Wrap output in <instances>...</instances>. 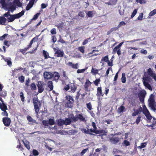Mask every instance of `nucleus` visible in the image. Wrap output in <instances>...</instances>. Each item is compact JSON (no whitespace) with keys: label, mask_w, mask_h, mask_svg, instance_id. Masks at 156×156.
Segmentation results:
<instances>
[{"label":"nucleus","mask_w":156,"mask_h":156,"mask_svg":"<svg viewBox=\"0 0 156 156\" xmlns=\"http://www.w3.org/2000/svg\"><path fill=\"white\" fill-rule=\"evenodd\" d=\"M33 102L35 112L36 114H38L41 107V101L38 100L37 96H36L33 98Z\"/></svg>","instance_id":"f257e3e1"},{"label":"nucleus","mask_w":156,"mask_h":156,"mask_svg":"<svg viewBox=\"0 0 156 156\" xmlns=\"http://www.w3.org/2000/svg\"><path fill=\"white\" fill-rule=\"evenodd\" d=\"M24 12L25 11L24 10H22L21 12L18 13L11 15L9 17H8V18L7 19V20L8 22H12L14 21L15 19L19 18L23 16L24 14Z\"/></svg>","instance_id":"f03ea898"},{"label":"nucleus","mask_w":156,"mask_h":156,"mask_svg":"<svg viewBox=\"0 0 156 156\" xmlns=\"http://www.w3.org/2000/svg\"><path fill=\"white\" fill-rule=\"evenodd\" d=\"M67 101L66 105L68 107L71 108L73 106L74 100L73 98L69 95L67 96L66 97Z\"/></svg>","instance_id":"7ed1b4c3"},{"label":"nucleus","mask_w":156,"mask_h":156,"mask_svg":"<svg viewBox=\"0 0 156 156\" xmlns=\"http://www.w3.org/2000/svg\"><path fill=\"white\" fill-rule=\"evenodd\" d=\"M143 80V82L144 86L150 90H152L151 85L149 83L150 78L148 77H144L142 78Z\"/></svg>","instance_id":"20e7f679"},{"label":"nucleus","mask_w":156,"mask_h":156,"mask_svg":"<svg viewBox=\"0 0 156 156\" xmlns=\"http://www.w3.org/2000/svg\"><path fill=\"white\" fill-rule=\"evenodd\" d=\"M154 95L153 94H151L148 100V101L150 106L152 109L155 110V109L154 106L155 101L154 100Z\"/></svg>","instance_id":"39448f33"},{"label":"nucleus","mask_w":156,"mask_h":156,"mask_svg":"<svg viewBox=\"0 0 156 156\" xmlns=\"http://www.w3.org/2000/svg\"><path fill=\"white\" fill-rule=\"evenodd\" d=\"M120 138L118 136H114L110 137L109 138V141L112 144H116L120 141Z\"/></svg>","instance_id":"423d86ee"},{"label":"nucleus","mask_w":156,"mask_h":156,"mask_svg":"<svg viewBox=\"0 0 156 156\" xmlns=\"http://www.w3.org/2000/svg\"><path fill=\"white\" fill-rule=\"evenodd\" d=\"M81 131L82 132L84 133L85 134H88L91 135H95L92 133H94V130L92 129H86L85 128H82L81 129Z\"/></svg>","instance_id":"0eeeda50"},{"label":"nucleus","mask_w":156,"mask_h":156,"mask_svg":"<svg viewBox=\"0 0 156 156\" xmlns=\"http://www.w3.org/2000/svg\"><path fill=\"white\" fill-rule=\"evenodd\" d=\"M2 121L5 126H9L11 122L10 119L7 117H4L2 118Z\"/></svg>","instance_id":"6e6552de"},{"label":"nucleus","mask_w":156,"mask_h":156,"mask_svg":"<svg viewBox=\"0 0 156 156\" xmlns=\"http://www.w3.org/2000/svg\"><path fill=\"white\" fill-rule=\"evenodd\" d=\"M43 83L41 81H38L37 86L38 89V92L39 93H41L44 90L43 87Z\"/></svg>","instance_id":"1a4fd4ad"},{"label":"nucleus","mask_w":156,"mask_h":156,"mask_svg":"<svg viewBox=\"0 0 156 156\" xmlns=\"http://www.w3.org/2000/svg\"><path fill=\"white\" fill-rule=\"evenodd\" d=\"M104 93L102 92L101 87H98L97 89V93L96 95L98 97L100 98L101 97H103L104 95Z\"/></svg>","instance_id":"9d476101"},{"label":"nucleus","mask_w":156,"mask_h":156,"mask_svg":"<svg viewBox=\"0 0 156 156\" xmlns=\"http://www.w3.org/2000/svg\"><path fill=\"white\" fill-rule=\"evenodd\" d=\"M116 53L118 55H120L121 54L120 48H119L117 46L113 48L112 52L113 54H115Z\"/></svg>","instance_id":"9b49d317"},{"label":"nucleus","mask_w":156,"mask_h":156,"mask_svg":"<svg viewBox=\"0 0 156 156\" xmlns=\"http://www.w3.org/2000/svg\"><path fill=\"white\" fill-rule=\"evenodd\" d=\"M52 78H53V79L55 80H58L60 76L59 73L57 72H55L53 73H52Z\"/></svg>","instance_id":"f8f14e48"},{"label":"nucleus","mask_w":156,"mask_h":156,"mask_svg":"<svg viewBox=\"0 0 156 156\" xmlns=\"http://www.w3.org/2000/svg\"><path fill=\"white\" fill-rule=\"evenodd\" d=\"M52 73L48 72H46L44 73V78L49 79L52 77Z\"/></svg>","instance_id":"ddd939ff"},{"label":"nucleus","mask_w":156,"mask_h":156,"mask_svg":"<svg viewBox=\"0 0 156 156\" xmlns=\"http://www.w3.org/2000/svg\"><path fill=\"white\" fill-rule=\"evenodd\" d=\"M7 21V19L5 17L0 16V25H5Z\"/></svg>","instance_id":"4468645a"},{"label":"nucleus","mask_w":156,"mask_h":156,"mask_svg":"<svg viewBox=\"0 0 156 156\" xmlns=\"http://www.w3.org/2000/svg\"><path fill=\"white\" fill-rule=\"evenodd\" d=\"M55 54L57 55L58 57H62L63 56L64 53L59 50H57L55 52Z\"/></svg>","instance_id":"2eb2a0df"},{"label":"nucleus","mask_w":156,"mask_h":156,"mask_svg":"<svg viewBox=\"0 0 156 156\" xmlns=\"http://www.w3.org/2000/svg\"><path fill=\"white\" fill-rule=\"evenodd\" d=\"M147 72L148 75L152 78H153L154 76L156 74L154 73L153 71L151 68H149L147 69Z\"/></svg>","instance_id":"dca6fc26"},{"label":"nucleus","mask_w":156,"mask_h":156,"mask_svg":"<svg viewBox=\"0 0 156 156\" xmlns=\"http://www.w3.org/2000/svg\"><path fill=\"white\" fill-rule=\"evenodd\" d=\"M109 60L108 57V55H106L103 57L100 62V63H101L102 64V65H104V62H108Z\"/></svg>","instance_id":"f3484780"},{"label":"nucleus","mask_w":156,"mask_h":156,"mask_svg":"<svg viewBox=\"0 0 156 156\" xmlns=\"http://www.w3.org/2000/svg\"><path fill=\"white\" fill-rule=\"evenodd\" d=\"M0 108L2 111L6 110L8 108L6 105L4 103H1L0 102Z\"/></svg>","instance_id":"a211bd4d"},{"label":"nucleus","mask_w":156,"mask_h":156,"mask_svg":"<svg viewBox=\"0 0 156 156\" xmlns=\"http://www.w3.org/2000/svg\"><path fill=\"white\" fill-rule=\"evenodd\" d=\"M24 145L25 146L26 148L28 150H30V142L27 141V140H22Z\"/></svg>","instance_id":"6ab92c4d"},{"label":"nucleus","mask_w":156,"mask_h":156,"mask_svg":"<svg viewBox=\"0 0 156 156\" xmlns=\"http://www.w3.org/2000/svg\"><path fill=\"white\" fill-rule=\"evenodd\" d=\"M68 65L70 66L73 68L77 69L78 68V64L77 63L73 64L72 62H69L68 63Z\"/></svg>","instance_id":"aec40b11"},{"label":"nucleus","mask_w":156,"mask_h":156,"mask_svg":"<svg viewBox=\"0 0 156 156\" xmlns=\"http://www.w3.org/2000/svg\"><path fill=\"white\" fill-rule=\"evenodd\" d=\"M146 94V92L145 90L144 91H140L138 94L139 98L145 97Z\"/></svg>","instance_id":"412c9836"},{"label":"nucleus","mask_w":156,"mask_h":156,"mask_svg":"<svg viewBox=\"0 0 156 156\" xmlns=\"http://www.w3.org/2000/svg\"><path fill=\"white\" fill-rule=\"evenodd\" d=\"M92 83L90 82L89 80H87L86 82L85 83L84 87L86 89H87L89 86H90Z\"/></svg>","instance_id":"4be33fe9"},{"label":"nucleus","mask_w":156,"mask_h":156,"mask_svg":"<svg viewBox=\"0 0 156 156\" xmlns=\"http://www.w3.org/2000/svg\"><path fill=\"white\" fill-rule=\"evenodd\" d=\"M65 125H70L72 122V119L71 118H66L64 120Z\"/></svg>","instance_id":"5701e85b"},{"label":"nucleus","mask_w":156,"mask_h":156,"mask_svg":"<svg viewBox=\"0 0 156 156\" xmlns=\"http://www.w3.org/2000/svg\"><path fill=\"white\" fill-rule=\"evenodd\" d=\"M125 108V107L124 106L121 105L118 108V112L119 113L123 112L124 111H124Z\"/></svg>","instance_id":"b1692460"},{"label":"nucleus","mask_w":156,"mask_h":156,"mask_svg":"<svg viewBox=\"0 0 156 156\" xmlns=\"http://www.w3.org/2000/svg\"><path fill=\"white\" fill-rule=\"evenodd\" d=\"M27 120L29 122H30L31 123H33L35 122L36 121L34 119H33L31 116L30 115L27 116Z\"/></svg>","instance_id":"393cba45"},{"label":"nucleus","mask_w":156,"mask_h":156,"mask_svg":"<svg viewBox=\"0 0 156 156\" xmlns=\"http://www.w3.org/2000/svg\"><path fill=\"white\" fill-rule=\"evenodd\" d=\"M31 47L30 46H29V45H28L27 47L25 48L24 49H20V52H22V54H24L26 51Z\"/></svg>","instance_id":"a878e982"},{"label":"nucleus","mask_w":156,"mask_h":156,"mask_svg":"<svg viewBox=\"0 0 156 156\" xmlns=\"http://www.w3.org/2000/svg\"><path fill=\"white\" fill-rule=\"evenodd\" d=\"M57 124L59 126H61L65 125L64 120L62 119H60L58 121Z\"/></svg>","instance_id":"bb28decb"},{"label":"nucleus","mask_w":156,"mask_h":156,"mask_svg":"<svg viewBox=\"0 0 156 156\" xmlns=\"http://www.w3.org/2000/svg\"><path fill=\"white\" fill-rule=\"evenodd\" d=\"M16 6L15 4H13L11 5L8 9H9L11 12H13V11L16 9Z\"/></svg>","instance_id":"cd10ccee"},{"label":"nucleus","mask_w":156,"mask_h":156,"mask_svg":"<svg viewBox=\"0 0 156 156\" xmlns=\"http://www.w3.org/2000/svg\"><path fill=\"white\" fill-rule=\"evenodd\" d=\"M77 87L74 84H72L70 86L71 92L74 93Z\"/></svg>","instance_id":"c85d7f7f"},{"label":"nucleus","mask_w":156,"mask_h":156,"mask_svg":"<svg viewBox=\"0 0 156 156\" xmlns=\"http://www.w3.org/2000/svg\"><path fill=\"white\" fill-rule=\"evenodd\" d=\"M78 119L80 120L81 121H84L85 120V119L83 115L81 114L77 115Z\"/></svg>","instance_id":"c756f323"},{"label":"nucleus","mask_w":156,"mask_h":156,"mask_svg":"<svg viewBox=\"0 0 156 156\" xmlns=\"http://www.w3.org/2000/svg\"><path fill=\"white\" fill-rule=\"evenodd\" d=\"M48 87L50 88V90H51L53 88L52 82L51 81H49L48 82Z\"/></svg>","instance_id":"7c9ffc66"},{"label":"nucleus","mask_w":156,"mask_h":156,"mask_svg":"<svg viewBox=\"0 0 156 156\" xmlns=\"http://www.w3.org/2000/svg\"><path fill=\"white\" fill-rule=\"evenodd\" d=\"M43 56L46 59L48 58H50V57L49 56V54L45 50H43Z\"/></svg>","instance_id":"2f4dec72"},{"label":"nucleus","mask_w":156,"mask_h":156,"mask_svg":"<svg viewBox=\"0 0 156 156\" xmlns=\"http://www.w3.org/2000/svg\"><path fill=\"white\" fill-rule=\"evenodd\" d=\"M126 78L125 76V73H122V76L121 78L122 82L123 83H125L126 82Z\"/></svg>","instance_id":"473e14b6"},{"label":"nucleus","mask_w":156,"mask_h":156,"mask_svg":"<svg viewBox=\"0 0 156 156\" xmlns=\"http://www.w3.org/2000/svg\"><path fill=\"white\" fill-rule=\"evenodd\" d=\"M98 70L97 69H94L93 67L91 69V73L94 75H96L98 73Z\"/></svg>","instance_id":"72a5a7b5"},{"label":"nucleus","mask_w":156,"mask_h":156,"mask_svg":"<svg viewBox=\"0 0 156 156\" xmlns=\"http://www.w3.org/2000/svg\"><path fill=\"white\" fill-rule=\"evenodd\" d=\"M31 89L32 90H36V86L34 83H32L30 86Z\"/></svg>","instance_id":"f704fd0d"},{"label":"nucleus","mask_w":156,"mask_h":156,"mask_svg":"<svg viewBox=\"0 0 156 156\" xmlns=\"http://www.w3.org/2000/svg\"><path fill=\"white\" fill-rule=\"evenodd\" d=\"M122 144L123 146H127L130 145V143L127 140H125L122 143Z\"/></svg>","instance_id":"c9c22d12"},{"label":"nucleus","mask_w":156,"mask_h":156,"mask_svg":"<svg viewBox=\"0 0 156 156\" xmlns=\"http://www.w3.org/2000/svg\"><path fill=\"white\" fill-rule=\"evenodd\" d=\"M119 28L118 27V26L117 27H113L112 28L109 30V33H108L109 32V31H108L107 33H108V34H109L111 32H112L113 31H116V30H118Z\"/></svg>","instance_id":"e433bc0d"},{"label":"nucleus","mask_w":156,"mask_h":156,"mask_svg":"<svg viewBox=\"0 0 156 156\" xmlns=\"http://www.w3.org/2000/svg\"><path fill=\"white\" fill-rule=\"evenodd\" d=\"M141 116L140 115H138L135 121V122L137 124H138L141 121Z\"/></svg>","instance_id":"4c0bfd02"},{"label":"nucleus","mask_w":156,"mask_h":156,"mask_svg":"<svg viewBox=\"0 0 156 156\" xmlns=\"http://www.w3.org/2000/svg\"><path fill=\"white\" fill-rule=\"evenodd\" d=\"M7 93L6 91H2L0 92V96L5 97L6 96Z\"/></svg>","instance_id":"58836bf2"},{"label":"nucleus","mask_w":156,"mask_h":156,"mask_svg":"<svg viewBox=\"0 0 156 156\" xmlns=\"http://www.w3.org/2000/svg\"><path fill=\"white\" fill-rule=\"evenodd\" d=\"M147 145V143L146 142L142 143L141 145L138 146V147L140 149H141L145 147Z\"/></svg>","instance_id":"ea45409f"},{"label":"nucleus","mask_w":156,"mask_h":156,"mask_svg":"<svg viewBox=\"0 0 156 156\" xmlns=\"http://www.w3.org/2000/svg\"><path fill=\"white\" fill-rule=\"evenodd\" d=\"M48 124L50 125H52L55 124L54 119L50 118L48 120Z\"/></svg>","instance_id":"a19ab883"},{"label":"nucleus","mask_w":156,"mask_h":156,"mask_svg":"<svg viewBox=\"0 0 156 156\" xmlns=\"http://www.w3.org/2000/svg\"><path fill=\"white\" fill-rule=\"evenodd\" d=\"M19 81L21 83H23L24 81L25 77L23 76H21L18 77Z\"/></svg>","instance_id":"79ce46f5"},{"label":"nucleus","mask_w":156,"mask_h":156,"mask_svg":"<svg viewBox=\"0 0 156 156\" xmlns=\"http://www.w3.org/2000/svg\"><path fill=\"white\" fill-rule=\"evenodd\" d=\"M33 4L29 2L27 6L26 9L27 10H29L33 6Z\"/></svg>","instance_id":"37998d69"},{"label":"nucleus","mask_w":156,"mask_h":156,"mask_svg":"<svg viewBox=\"0 0 156 156\" xmlns=\"http://www.w3.org/2000/svg\"><path fill=\"white\" fill-rule=\"evenodd\" d=\"M20 96L21 101L23 102L24 101L25 97L24 96L23 93V92H20Z\"/></svg>","instance_id":"c03bdc74"},{"label":"nucleus","mask_w":156,"mask_h":156,"mask_svg":"<svg viewBox=\"0 0 156 156\" xmlns=\"http://www.w3.org/2000/svg\"><path fill=\"white\" fill-rule=\"evenodd\" d=\"M101 80L100 78L96 79L93 82L94 83L96 86H98L99 83L100 82Z\"/></svg>","instance_id":"a18cd8bd"},{"label":"nucleus","mask_w":156,"mask_h":156,"mask_svg":"<svg viewBox=\"0 0 156 156\" xmlns=\"http://www.w3.org/2000/svg\"><path fill=\"white\" fill-rule=\"evenodd\" d=\"M143 112L144 115H146V114L149 112L146 107L145 106H144V109Z\"/></svg>","instance_id":"49530a36"},{"label":"nucleus","mask_w":156,"mask_h":156,"mask_svg":"<svg viewBox=\"0 0 156 156\" xmlns=\"http://www.w3.org/2000/svg\"><path fill=\"white\" fill-rule=\"evenodd\" d=\"M155 14H156V9H154L150 12L149 14V16H151L154 15Z\"/></svg>","instance_id":"de8ad7c7"},{"label":"nucleus","mask_w":156,"mask_h":156,"mask_svg":"<svg viewBox=\"0 0 156 156\" xmlns=\"http://www.w3.org/2000/svg\"><path fill=\"white\" fill-rule=\"evenodd\" d=\"M84 48L85 47L84 46H81L79 47L78 49L79 51L82 53H84Z\"/></svg>","instance_id":"09e8293b"},{"label":"nucleus","mask_w":156,"mask_h":156,"mask_svg":"<svg viewBox=\"0 0 156 156\" xmlns=\"http://www.w3.org/2000/svg\"><path fill=\"white\" fill-rule=\"evenodd\" d=\"M8 11H9L8 12L4 13L3 15V16H4L8 18L9 17V16H10V15H12V14H10V13L9 12V11H10V10L8 9Z\"/></svg>","instance_id":"8fccbe9b"},{"label":"nucleus","mask_w":156,"mask_h":156,"mask_svg":"<svg viewBox=\"0 0 156 156\" xmlns=\"http://www.w3.org/2000/svg\"><path fill=\"white\" fill-rule=\"evenodd\" d=\"M11 44V41H9L7 40H5L4 41V44L7 46V47H9L10 46Z\"/></svg>","instance_id":"3c124183"},{"label":"nucleus","mask_w":156,"mask_h":156,"mask_svg":"<svg viewBox=\"0 0 156 156\" xmlns=\"http://www.w3.org/2000/svg\"><path fill=\"white\" fill-rule=\"evenodd\" d=\"M0 3L3 7H5L6 6V4L5 2V0H1Z\"/></svg>","instance_id":"603ef678"},{"label":"nucleus","mask_w":156,"mask_h":156,"mask_svg":"<svg viewBox=\"0 0 156 156\" xmlns=\"http://www.w3.org/2000/svg\"><path fill=\"white\" fill-rule=\"evenodd\" d=\"M87 68L85 69H78L77 71V73H83L87 69Z\"/></svg>","instance_id":"864d4df0"},{"label":"nucleus","mask_w":156,"mask_h":156,"mask_svg":"<svg viewBox=\"0 0 156 156\" xmlns=\"http://www.w3.org/2000/svg\"><path fill=\"white\" fill-rule=\"evenodd\" d=\"M87 107L89 110H91L92 109V105L90 102L86 104Z\"/></svg>","instance_id":"5fc2aeb1"},{"label":"nucleus","mask_w":156,"mask_h":156,"mask_svg":"<svg viewBox=\"0 0 156 156\" xmlns=\"http://www.w3.org/2000/svg\"><path fill=\"white\" fill-rule=\"evenodd\" d=\"M145 115L146 116V117L147 118V119H148V120H151L152 119V116L150 115V113L149 112L148 113L146 114V115Z\"/></svg>","instance_id":"6e6d98bb"},{"label":"nucleus","mask_w":156,"mask_h":156,"mask_svg":"<svg viewBox=\"0 0 156 156\" xmlns=\"http://www.w3.org/2000/svg\"><path fill=\"white\" fill-rule=\"evenodd\" d=\"M51 33L52 34H56V30L55 28H53L51 30Z\"/></svg>","instance_id":"4d7b16f0"},{"label":"nucleus","mask_w":156,"mask_h":156,"mask_svg":"<svg viewBox=\"0 0 156 156\" xmlns=\"http://www.w3.org/2000/svg\"><path fill=\"white\" fill-rule=\"evenodd\" d=\"M87 15L89 17H92L93 16L92 12L91 11H88L87 13Z\"/></svg>","instance_id":"13d9d810"},{"label":"nucleus","mask_w":156,"mask_h":156,"mask_svg":"<svg viewBox=\"0 0 156 156\" xmlns=\"http://www.w3.org/2000/svg\"><path fill=\"white\" fill-rule=\"evenodd\" d=\"M137 10L136 9H135L132 12L131 15V17L133 18L136 15L137 13Z\"/></svg>","instance_id":"bf43d9fd"},{"label":"nucleus","mask_w":156,"mask_h":156,"mask_svg":"<svg viewBox=\"0 0 156 156\" xmlns=\"http://www.w3.org/2000/svg\"><path fill=\"white\" fill-rule=\"evenodd\" d=\"M8 35V34H5L3 35L2 36L0 37V40L1 41H2L4 39L5 37H7Z\"/></svg>","instance_id":"052dcab7"},{"label":"nucleus","mask_w":156,"mask_h":156,"mask_svg":"<svg viewBox=\"0 0 156 156\" xmlns=\"http://www.w3.org/2000/svg\"><path fill=\"white\" fill-rule=\"evenodd\" d=\"M33 154L34 156H37L39 154V152L37 150L34 149L33 151Z\"/></svg>","instance_id":"680f3d73"},{"label":"nucleus","mask_w":156,"mask_h":156,"mask_svg":"<svg viewBox=\"0 0 156 156\" xmlns=\"http://www.w3.org/2000/svg\"><path fill=\"white\" fill-rule=\"evenodd\" d=\"M143 13H140V14L139 16L137 17V19L138 20H141L143 18Z\"/></svg>","instance_id":"e2e57ef3"},{"label":"nucleus","mask_w":156,"mask_h":156,"mask_svg":"<svg viewBox=\"0 0 156 156\" xmlns=\"http://www.w3.org/2000/svg\"><path fill=\"white\" fill-rule=\"evenodd\" d=\"M42 124L44 126H48V121L44 120L42 122Z\"/></svg>","instance_id":"0e129e2a"},{"label":"nucleus","mask_w":156,"mask_h":156,"mask_svg":"<svg viewBox=\"0 0 156 156\" xmlns=\"http://www.w3.org/2000/svg\"><path fill=\"white\" fill-rule=\"evenodd\" d=\"M3 112H2V115L3 116H5L6 117L8 116V113L6 111V110L3 111Z\"/></svg>","instance_id":"69168bd1"},{"label":"nucleus","mask_w":156,"mask_h":156,"mask_svg":"<svg viewBox=\"0 0 156 156\" xmlns=\"http://www.w3.org/2000/svg\"><path fill=\"white\" fill-rule=\"evenodd\" d=\"M39 14V13H36L35 15L34 16L32 20H36L38 18Z\"/></svg>","instance_id":"338daca9"},{"label":"nucleus","mask_w":156,"mask_h":156,"mask_svg":"<svg viewBox=\"0 0 156 156\" xmlns=\"http://www.w3.org/2000/svg\"><path fill=\"white\" fill-rule=\"evenodd\" d=\"M79 16L81 17H84V13L83 11H80L78 14Z\"/></svg>","instance_id":"774afa93"}]
</instances>
